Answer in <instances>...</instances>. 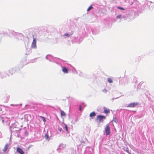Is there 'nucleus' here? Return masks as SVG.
<instances>
[{
  "instance_id": "nucleus-1",
  "label": "nucleus",
  "mask_w": 154,
  "mask_h": 154,
  "mask_svg": "<svg viewBox=\"0 0 154 154\" xmlns=\"http://www.w3.org/2000/svg\"><path fill=\"white\" fill-rule=\"evenodd\" d=\"M105 131L106 135H109L110 134V128L108 124L106 125L105 128Z\"/></svg>"
},
{
  "instance_id": "nucleus-2",
  "label": "nucleus",
  "mask_w": 154,
  "mask_h": 154,
  "mask_svg": "<svg viewBox=\"0 0 154 154\" xmlns=\"http://www.w3.org/2000/svg\"><path fill=\"white\" fill-rule=\"evenodd\" d=\"M36 41L35 38H33V42L32 43L31 48H36Z\"/></svg>"
},
{
  "instance_id": "nucleus-3",
  "label": "nucleus",
  "mask_w": 154,
  "mask_h": 154,
  "mask_svg": "<svg viewBox=\"0 0 154 154\" xmlns=\"http://www.w3.org/2000/svg\"><path fill=\"white\" fill-rule=\"evenodd\" d=\"M105 117L104 116H98L97 117V120L100 122L102 121L103 120L105 119Z\"/></svg>"
},
{
  "instance_id": "nucleus-4",
  "label": "nucleus",
  "mask_w": 154,
  "mask_h": 154,
  "mask_svg": "<svg viewBox=\"0 0 154 154\" xmlns=\"http://www.w3.org/2000/svg\"><path fill=\"white\" fill-rule=\"evenodd\" d=\"M137 104L135 103H131L127 106V107H135Z\"/></svg>"
},
{
  "instance_id": "nucleus-5",
  "label": "nucleus",
  "mask_w": 154,
  "mask_h": 154,
  "mask_svg": "<svg viewBox=\"0 0 154 154\" xmlns=\"http://www.w3.org/2000/svg\"><path fill=\"white\" fill-rule=\"evenodd\" d=\"M17 151L20 154H24V152L22 149L19 147L17 148Z\"/></svg>"
},
{
  "instance_id": "nucleus-6",
  "label": "nucleus",
  "mask_w": 154,
  "mask_h": 154,
  "mask_svg": "<svg viewBox=\"0 0 154 154\" xmlns=\"http://www.w3.org/2000/svg\"><path fill=\"white\" fill-rule=\"evenodd\" d=\"M70 35V34L67 33H66L64 34L63 35V38H66L69 37Z\"/></svg>"
},
{
  "instance_id": "nucleus-7",
  "label": "nucleus",
  "mask_w": 154,
  "mask_h": 154,
  "mask_svg": "<svg viewBox=\"0 0 154 154\" xmlns=\"http://www.w3.org/2000/svg\"><path fill=\"white\" fill-rule=\"evenodd\" d=\"M62 71L64 73H67L68 72V69L65 67L62 68Z\"/></svg>"
},
{
  "instance_id": "nucleus-8",
  "label": "nucleus",
  "mask_w": 154,
  "mask_h": 154,
  "mask_svg": "<svg viewBox=\"0 0 154 154\" xmlns=\"http://www.w3.org/2000/svg\"><path fill=\"white\" fill-rule=\"evenodd\" d=\"M104 112L105 113H108L109 112V110L108 109H107L105 107H103Z\"/></svg>"
},
{
  "instance_id": "nucleus-9",
  "label": "nucleus",
  "mask_w": 154,
  "mask_h": 154,
  "mask_svg": "<svg viewBox=\"0 0 154 154\" xmlns=\"http://www.w3.org/2000/svg\"><path fill=\"white\" fill-rule=\"evenodd\" d=\"M49 57H51L52 56L51 55H48L46 56V59H47L48 60H49L50 61H52V60L50 58H49Z\"/></svg>"
},
{
  "instance_id": "nucleus-10",
  "label": "nucleus",
  "mask_w": 154,
  "mask_h": 154,
  "mask_svg": "<svg viewBox=\"0 0 154 154\" xmlns=\"http://www.w3.org/2000/svg\"><path fill=\"white\" fill-rule=\"evenodd\" d=\"M107 81L110 83H112L113 82L112 79L110 78H108L107 79Z\"/></svg>"
},
{
  "instance_id": "nucleus-11",
  "label": "nucleus",
  "mask_w": 154,
  "mask_h": 154,
  "mask_svg": "<svg viewBox=\"0 0 154 154\" xmlns=\"http://www.w3.org/2000/svg\"><path fill=\"white\" fill-rule=\"evenodd\" d=\"M95 113L94 112H93L90 113V116L91 117L94 116H95Z\"/></svg>"
},
{
  "instance_id": "nucleus-12",
  "label": "nucleus",
  "mask_w": 154,
  "mask_h": 154,
  "mask_svg": "<svg viewBox=\"0 0 154 154\" xmlns=\"http://www.w3.org/2000/svg\"><path fill=\"white\" fill-rule=\"evenodd\" d=\"M8 144H6L4 147V148L3 149V151L4 152H5L7 150V149L8 148Z\"/></svg>"
},
{
  "instance_id": "nucleus-13",
  "label": "nucleus",
  "mask_w": 154,
  "mask_h": 154,
  "mask_svg": "<svg viewBox=\"0 0 154 154\" xmlns=\"http://www.w3.org/2000/svg\"><path fill=\"white\" fill-rule=\"evenodd\" d=\"M44 137L46 140H48V141L49 140V136L47 134H45Z\"/></svg>"
},
{
  "instance_id": "nucleus-14",
  "label": "nucleus",
  "mask_w": 154,
  "mask_h": 154,
  "mask_svg": "<svg viewBox=\"0 0 154 154\" xmlns=\"http://www.w3.org/2000/svg\"><path fill=\"white\" fill-rule=\"evenodd\" d=\"M61 115L62 116H65L66 115L65 113L62 110L61 111Z\"/></svg>"
},
{
  "instance_id": "nucleus-15",
  "label": "nucleus",
  "mask_w": 154,
  "mask_h": 154,
  "mask_svg": "<svg viewBox=\"0 0 154 154\" xmlns=\"http://www.w3.org/2000/svg\"><path fill=\"white\" fill-rule=\"evenodd\" d=\"M124 150L127 152H128L129 153H130V152H129V149L128 147H125L124 148Z\"/></svg>"
},
{
  "instance_id": "nucleus-16",
  "label": "nucleus",
  "mask_w": 154,
  "mask_h": 154,
  "mask_svg": "<svg viewBox=\"0 0 154 154\" xmlns=\"http://www.w3.org/2000/svg\"><path fill=\"white\" fill-rule=\"evenodd\" d=\"M93 8V7L91 6H90L87 9V11H88L91 9Z\"/></svg>"
},
{
  "instance_id": "nucleus-17",
  "label": "nucleus",
  "mask_w": 154,
  "mask_h": 154,
  "mask_svg": "<svg viewBox=\"0 0 154 154\" xmlns=\"http://www.w3.org/2000/svg\"><path fill=\"white\" fill-rule=\"evenodd\" d=\"M41 117L42 118V120L44 122H45V121H46V119H45V118L43 117V116H41Z\"/></svg>"
},
{
  "instance_id": "nucleus-18",
  "label": "nucleus",
  "mask_w": 154,
  "mask_h": 154,
  "mask_svg": "<svg viewBox=\"0 0 154 154\" xmlns=\"http://www.w3.org/2000/svg\"><path fill=\"white\" fill-rule=\"evenodd\" d=\"M117 8L122 10H125V9L120 7H118Z\"/></svg>"
},
{
  "instance_id": "nucleus-19",
  "label": "nucleus",
  "mask_w": 154,
  "mask_h": 154,
  "mask_svg": "<svg viewBox=\"0 0 154 154\" xmlns=\"http://www.w3.org/2000/svg\"><path fill=\"white\" fill-rule=\"evenodd\" d=\"M102 91L103 92H104L105 93H106V92H107V90L105 89H104L102 90Z\"/></svg>"
},
{
  "instance_id": "nucleus-20",
  "label": "nucleus",
  "mask_w": 154,
  "mask_h": 154,
  "mask_svg": "<svg viewBox=\"0 0 154 154\" xmlns=\"http://www.w3.org/2000/svg\"><path fill=\"white\" fill-rule=\"evenodd\" d=\"M121 17V15H119L116 16V18L119 19Z\"/></svg>"
},
{
  "instance_id": "nucleus-21",
  "label": "nucleus",
  "mask_w": 154,
  "mask_h": 154,
  "mask_svg": "<svg viewBox=\"0 0 154 154\" xmlns=\"http://www.w3.org/2000/svg\"><path fill=\"white\" fill-rule=\"evenodd\" d=\"M58 130L60 132H61V131L62 130V129L61 128H60L59 127L58 128Z\"/></svg>"
},
{
  "instance_id": "nucleus-22",
  "label": "nucleus",
  "mask_w": 154,
  "mask_h": 154,
  "mask_svg": "<svg viewBox=\"0 0 154 154\" xmlns=\"http://www.w3.org/2000/svg\"><path fill=\"white\" fill-rule=\"evenodd\" d=\"M65 128L66 129V131H68V128H67V127L66 125V126H65Z\"/></svg>"
},
{
  "instance_id": "nucleus-23",
  "label": "nucleus",
  "mask_w": 154,
  "mask_h": 154,
  "mask_svg": "<svg viewBox=\"0 0 154 154\" xmlns=\"http://www.w3.org/2000/svg\"><path fill=\"white\" fill-rule=\"evenodd\" d=\"M81 106H79V110L80 111H81Z\"/></svg>"
},
{
  "instance_id": "nucleus-24",
  "label": "nucleus",
  "mask_w": 154,
  "mask_h": 154,
  "mask_svg": "<svg viewBox=\"0 0 154 154\" xmlns=\"http://www.w3.org/2000/svg\"><path fill=\"white\" fill-rule=\"evenodd\" d=\"M113 121H114L115 122H117L116 121V120L115 119H114Z\"/></svg>"
},
{
  "instance_id": "nucleus-25",
  "label": "nucleus",
  "mask_w": 154,
  "mask_h": 154,
  "mask_svg": "<svg viewBox=\"0 0 154 154\" xmlns=\"http://www.w3.org/2000/svg\"><path fill=\"white\" fill-rule=\"evenodd\" d=\"M118 98V97H117V98H112V100H113L114 99H117V98Z\"/></svg>"
},
{
  "instance_id": "nucleus-26",
  "label": "nucleus",
  "mask_w": 154,
  "mask_h": 154,
  "mask_svg": "<svg viewBox=\"0 0 154 154\" xmlns=\"http://www.w3.org/2000/svg\"><path fill=\"white\" fill-rule=\"evenodd\" d=\"M62 145V144H60L59 146H60Z\"/></svg>"
},
{
  "instance_id": "nucleus-27",
  "label": "nucleus",
  "mask_w": 154,
  "mask_h": 154,
  "mask_svg": "<svg viewBox=\"0 0 154 154\" xmlns=\"http://www.w3.org/2000/svg\"><path fill=\"white\" fill-rule=\"evenodd\" d=\"M11 105L12 106V105H13V104H11Z\"/></svg>"
}]
</instances>
